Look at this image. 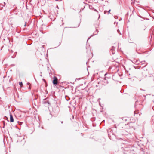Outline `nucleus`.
Returning <instances> with one entry per match:
<instances>
[{"label":"nucleus","mask_w":154,"mask_h":154,"mask_svg":"<svg viewBox=\"0 0 154 154\" xmlns=\"http://www.w3.org/2000/svg\"><path fill=\"white\" fill-rule=\"evenodd\" d=\"M119 30H118L117 31H118V32H119Z\"/></svg>","instance_id":"obj_9"},{"label":"nucleus","mask_w":154,"mask_h":154,"mask_svg":"<svg viewBox=\"0 0 154 154\" xmlns=\"http://www.w3.org/2000/svg\"><path fill=\"white\" fill-rule=\"evenodd\" d=\"M107 12V11H104V13L105 14H106V13Z\"/></svg>","instance_id":"obj_6"},{"label":"nucleus","mask_w":154,"mask_h":154,"mask_svg":"<svg viewBox=\"0 0 154 154\" xmlns=\"http://www.w3.org/2000/svg\"><path fill=\"white\" fill-rule=\"evenodd\" d=\"M4 3L5 5V3L4 2Z\"/></svg>","instance_id":"obj_10"},{"label":"nucleus","mask_w":154,"mask_h":154,"mask_svg":"<svg viewBox=\"0 0 154 154\" xmlns=\"http://www.w3.org/2000/svg\"><path fill=\"white\" fill-rule=\"evenodd\" d=\"M110 11H111V10H109V11H108V13H110Z\"/></svg>","instance_id":"obj_7"},{"label":"nucleus","mask_w":154,"mask_h":154,"mask_svg":"<svg viewBox=\"0 0 154 154\" xmlns=\"http://www.w3.org/2000/svg\"><path fill=\"white\" fill-rule=\"evenodd\" d=\"M10 121L11 122H14V119L12 115L11 114H10Z\"/></svg>","instance_id":"obj_2"},{"label":"nucleus","mask_w":154,"mask_h":154,"mask_svg":"<svg viewBox=\"0 0 154 154\" xmlns=\"http://www.w3.org/2000/svg\"><path fill=\"white\" fill-rule=\"evenodd\" d=\"M49 17L51 19V20H52L53 21H54L55 18V17H53L51 15V14H50V15L49 16Z\"/></svg>","instance_id":"obj_3"},{"label":"nucleus","mask_w":154,"mask_h":154,"mask_svg":"<svg viewBox=\"0 0 154 154\" xmlns=\"http://www.w3.org/2000/svg\"><path fill=\"white\" fill-rule=\"evenodd\" d=\"M19 84L20 85V87H23V84L22 82H19Z\"/></svg>","instance_id":"obj_5"},{"label":"nucleus","mask_w":154,"mask_h":154,"mask_svg":"<svg viewBox=\"0 0 154 154\" xmlns=\"http://www.w3.org/2000/svg\"><path fill=\"white\" fill-rule=\"evenodd\" d=\"M63 123V121H59L58 122L57 124L59 125H60L62 124Z\"/></svg>","instance_id":"obj_4"},{"label":"nucleus","mask_w":154,"mask_h":154,"mask_svg":"<svg viewBox=\"0 0 154 154\" xmlns=\"http://www.w3.org/2000/svg\"><path fill=\"white\" fill-rule=\"evenodd\" d=\"M26 23H25V25H24V26H26Z\"/></svg>","instance_id":"obj_8"},{"label":"nucleus","mask_w":154,"mask_h":154,"mask_svg":"<svg viewBox=\"0 0 154 154\" xmlns=\"http://www.w3.org/2000/svg\"><path fill=\"white\" fill-rule=\"evenodd\" d=\"M54 79L53 81V83L54 85H57V84L58 82V79L57 78L54 77Z\"/></svg>","instance_id":"obj_1"}]
</instances>
